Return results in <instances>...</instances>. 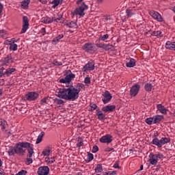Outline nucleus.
I'll use <instances>...</instances> for the list:
<instances>
[{
    "label": "nucleus",
    "instance_id": "1",
    "mask_svg": "<svg viewBox=\"0 0 175 175\" xmlns=\"http://www.w3.org/2000/svg\"><path fill=\"white\" fill-rule=\"evenodd\" d=\"M83 88H85L84 84L79 83L77 84V87L71 85L67 88H64L63 90H59L56 95L58 98L73 102L79 99L80 91H81V89Z\"/></svg>",
    "mask_w": 175,
    "mask_h": 175
},
{
    "label": "nucleus",
    "instance_id": "2",
    "mask_svg": "<svg viewBox=\"0 0 175 175\" xmlns=\"http://www.w3.org/2000/svg\"><path fill=\"white\" fill-rule=\"evenodd\" d=\"M29 146V142H18L15 145V150L17 155L23 157L25 154V149Z\"/></svg>",
    "mask_w": 175,
    "mask_h": 175
},
{
    "label": "nucleus",
    "instance_id": "3",
    "mask_svg": "<svg viewBox=\"0 0 175 175\" xmlns=\"http://www.w3.org/2000/svg\"><path fill=\"white\" fill-rule=\"evenodd\" d=\"M151 143L154 146H157L159 148H161V147H162V146H164V144H167V143H170V138L162 137L161 139H159L158 138H154L152 139Z\"/></svg>",
    "mask_w": 175,
    "mask_h": 175
},
{
    "label": "nucleus",
    "instance_id": "4",
    "mask_svg": "<svg viewBox=\"0 0 175 175\" xmlns=\"http://www.w3.org/2000/svg\"><path fill=\"white\" fill-rule=\"evenodd\" d=\"M162 158H163V154L161 153L155 154L150 153L149 155L148 162H150V165L155 166V165L158 163V161H159V159H162Z\"/></svg>",
    "mask_w": 175,
    "mask_h": 175
},
{
    "label": "nucleus",
    "instance_id": "5",
    "mask_svg": "<svg viewBox=\"0 0 175 175\" xmlns=\"http://www.w3.org/2000/svg\"><path fill=\"white\" fill-rule=\"evenodd\" d=\"M88 9V5H85V3H83V5L79 8L75 9V10L72 12L73 16H80V17H83L85 16L84 10H87Z\"/></svg>",
    "mask_w": 175,
    "mask_h": 175
},
{
    "label": "nucleus",
    "instance_id": "6",
    "mask_svg": "<svg viewBox=\"0 0 175 175\" xmlns=\"http://www.w3.org/2000/svg\"><path fill=\"white\" fill-rule=\"evenodd\" d=\"M83 50L85 53H89V54H92L96 51V47L92 44L91 42L85 43L83 46Z\"/></svg>",
    "mask_w": 175,
    "mask_h": 175
},
{
    "label": "nucleus",
    "instance_id": "7",
    "mask_svg": "<svg viewBox=\"0 0 175 175\" xmlns=\"http://www.w3.org/2000/svg\"><path fill=\"white\" fill-rule=\"evenodd\" d=\"M68 75H67L64 79H59V83H70L75 77H76V75L75 74L72 73V71L69 70L68 71Z\"/></svg>",
    "mask_w": 175,
    "mask_h": 175
},
{
    "label": "nucleus",
    "instance_id": "8",
    "mask_svg": "<svg viewBox=\"0 0 175 175\" xmlns=\"http://www.w3.org/2000/svg\"><path fill=\"white\" fill-rule=\"evenodd\" d=\"M149 14L152 17V18H154V20H156L159 23H162L163 21V18H162L161 14L155 10H150L149 12Z\"/></svg>",
    "mask_w": 175,
    "mask_h": 175
},
{
    "label": "nucleus",
    "instance_id": "9",
    "mask_svg": "<svg viewBox=\"0 0 175 175\" xmlns=\"http://www.w3.org/2000/svg\"><path fill=\"white\" fill-rule=\"evenodd\" d=\"M39 98V94L36 92H29L25 95L26 100H36Z\"/></svg>",
    "mask_w": 175,
    "mask_h": 175
},
{
    "label": "nucleus",
    "instance_id": "10",
    "mask_svg": "<svg viewBox=\"0 0 175 175\" xmlns=\"http://www.w3.org/2000/svg\"><path fill=\"white\" fill-rule=\"evenodd\" d=\"M28 28H29V21L28 20V17L23 16V28L21 29V33H25Z\"/></svg>",
    "mask_w": 175,
    "mask_h": 175
},
{
    "label": "nucleus",
    "instance_id": "11",
    "mask_svg": "<svg viewBox=\"0 0 175 175\" xmlns=\"http://www.w3.org/2000/svg\"><path fill=\"white\" fill-rule=\"evenodd\" d=\"M103 98H102L103 103L104 105H106L107 103H109L110 100H111V98H113V96H111V94H110L109 91L106 90L104 93H103Z\"/></svg>",
    "mask_w": 175,
    "mask_h": 175
},
{
    "label": "nucleus",
    "instance_id": "12",
    "mask_svg": "<svg viewBox=\"0 0 175 175\" xmlns=\"http://www.w3.org/2000/svg\"><path fill=\"white\" fill-rule=\"evenodd\" d=\"M95 69V62L92 60H90L86 64L82 70L84 72H88V70H94Z\"/></svg>",
    "mask_w": 175,
    "mask_h": 175
},
{
    "label": "nucleus",
    "instance_id": "13",
    "mask_svg": "<svg viewBox=\"0 0 175 175\" xmlns=\"http://www.w3.org/2000/svg\"><path fill=\"white\" fill-rule=\"evenodd\" d=\"M99 142L100 143H106L107 144H110L113 142V136L110 134H107L100 138Z\"/></svg>",
    "mask_w": 175,
    "mask_h": 175
},
{
    "label": "nucleus",
    "instance_id": "14",
    "mask_svg": "<svg viewBox=\"0 0 175 175\" xmlns=\"http://www.w3.org/2000/svg\"><path fill=\"white\" fill-rule=\"evenodd\" d=\"M37 173L38 175H49L50 168L48 166H41L38 168Z\"/></svg>",
    "mask_w": 175,
    "mask_h": 175
},
{
    "label": "nucleus",
    "instance_id": "15",
    "mask_svg": "<svg viewBox=\"0 0 175 175\" xmlns=\"http://www.w3.org/2000/svg\"><path fill=\"white\" fill-rule=\"evenodd\" d=\"M140 90V85L135 84L133 85L130 90L131 96H136L139 94V90Z\"/></svg>",
    "mask_w": 175,
    "mask_h": 175
},
{
    "label": "nucleus",
    "instance_id": "16",
    "mask_svg": "<svg viewBox=\"0 0 175 175\" xmlns=\"http://www.w3.org/2000/svg\"><path fill=\"white\" fill-rule=\"evenodd\" d=\"M96 47H98V49H103V50H105V51L111 50V49H113V45L110 44L97 43L96 44Z\"/></svg>",
    "mask_w": 175,
    "mask_h": 175
},
{
    "label": "nucleus",
    "instance_id": "17",
    "mask_svg": "<svg viewBox=\"0 0 175 175\" xmlns=\"http://www.w3.org/2000/svg\"><path fill=\"white\" fill-rule=\"evenodd\" d=\"M114 110H116V105H109L102 108V111L104 113H112Z\"/></svg>",
    "mask_w": 175,
    "mask_h": 175
},
{
    "label": "nucleus",
    "instance_id": "18",
    "mask_svg": "<svg viewBox=\"0 0 175 175\" xmlns=\"http://www.w3.org/2000/svg\"><path fill=\"white\" fill-rule=\"evenodd\" d=\"M27 148V151H28V155L27 157H29V158H32V155H33V145L31 144V143H29V145L26 148Z\"/></svg>",
    "mask_w": 175,
    "mask_h": 175
},
{
    "label": "nucleus",
    "instance_id": "19",
    "mask_svg": "<svg viewBox=\"0 0 175 175\" xmlns=\"http://www.w3.org/2000/svg\"><path fill=\"white\" fill-rule=\"evenodd\" d=\"M163 120V116L156 115L153 116L154 124H159Z\"/></svg>",
    "mask_w": 175,
    "mask_h": 175
},
{
    "label": "nucleus",
    "instance_id": "20",
    "mask_svg": "<svg viewBox=\"0 0 175 175\" xmlns=\"http://www.w3.org/2000/svg\"><path fill=\"white\" fill-rule=\"evenodd\" d=\"M8 154L10 157H13L14 154H17V152L16 150V147L10 146L8 148Z\"/></svg>",
    "mask_w": 175,
    "mask_h": 175
},
{
    "label": "nucleus",
    "instance_id": "21",
    "mask_svg": "<svg viewBox=\"0 0 175 175\" xmlns=\"http://www.w3.org/2000/svg\"><path fill=\"white\" fill-rule=\"evenodd\" d=\"M157 109L159 110V111H160V113H161V114H167V109H166V108H165L162 105V104L157 105Z\"/></svg>",
    "mask_w": 175,
    "mask_h": 175
},
{
    "label": "nucleus",
    "instance_id": "22",
    "mask_svg": "<svg viewBox=\"0 0 175 175\" xmlns=\"http://www.w3.org/2000/svg\"><path fill=\"white\" fill-rule=\"evenodd\" d=\"M41 23L44 24H51V23H53V18L49 16L42 17L41 18Z\"/></svg>",
    "mask_w": 175,
    "mask_h": 175
},
{
    "label": "nucleus",
    "instance_id": "23",
    "mask_svg": "<svg viewBox=\"0 0 175 175\" xmlns=\"http://www.w3.org/2000/svg\"><path fill=\"white\" fill-rule=\"evenodd\" d=\"M14 72H16V68H10L5 70V72H4V75L7 76V77H9L10 75H12V73H14Z\"/></svg>",
    "mask_w": 175,
    "mask_h": 175
},
{
    "label": "nucleus",
    "instance_id": "24",
    "mask_svg": "<svg viewBox=\"0 0 175 175\" xmlns=\"http://www.w3.org/2000/svg\"><path fill=\"white\" fill-rule=\"evenodd\" d=\"M136 65V60L135 59H130L129 62L126 63L127 68H133Z\"/></svg>",
    "mask_w": 175,
    "mask_h": 175
},
{
    "label": "nucleus",
    "instance_id": "25",
    "mask_svg": "<svg viewBox=\"0 0 175 175\" xmlns=\"http://www.w3.org/2000/svg\"><path fill=\"white\" fill-rule=\"evenodd\" d=\"M30 2H31V0H25L22 1L21 3V8L22 9H28V5H29Z\"/></svg>",
    "mask_w": 175,
    "mask_h": 175
},
{
    "label": "nucleus",
    "instance_id": "26",
    "mask_svg": "<svg viewBox=\"0 0 175 175\" xmlns=\"http://www.w3.org/2000/svg\"><path fill=\"white\" fill-rule=\"evenodd\" d=\"M66 26L68 27V28H72V29H77V23H76V22H68L67 23Z\"/></svg>",
    "mask_w": 175,
    "mask_h": 175
},
{
    "label": "nucleus",
    "instance_id": "27",
    "mask_svg": "<svg viewBox=\"0 0 175 175\" xmlns=\"http://www.w3.org/2000/svg\"><path fill=\"white\" fill-rule=\"evenodd\" d=\"M96 116H97V117H98V120H99L100 121H102V120H105V118H106V115H105V114L102 112V111H98V110H97Z\"/></svg>",
    "mask_w": 175,
    "mask_h": 175
},
{
    "label": "nucleus",
    "instance_id": "28",
    "mask_svg": "<svg viewBox=\"0 0 175 175\" xmlns=\"http://www.w3.org/2000/svg\"><path fill=\"white\" fill-rule=\"evenodd\" d=\"M8 125V122L4 119H0V128L2 131L6 129V126Z\"/></svg>",
    "mask_w": 175,
    "mask_h": 175
},
{
    "label": "nucleus",
    "instance_id": "29",
    "mask_svg": "<svg viewBox=\"0 0 175 175\" xmlns=\"http://www.w3.org/2000/svg\"><path fill=\"white\" fill-rule=\"evenodd\" d=\"M165 49L167 50H174V42L167 41L165 43Z\"/></svg>",
    "mask_w": 175,
    "mask_h": 175
},
{
    "label": "nucleus",
    "instance_id": "30",
    "mask_svg": "<svg viewBox=\"0 0 175 175\" xmlns=\"http://www.w3.org/2000/svg\"><path fill=\"white\" fill-rule=\"evenodd\" d=\"M43 136H44V132L42 131L38 135L36 142V144H39L40 143H42V140H43Z\"/></svg>",
    "mask_w": 175,
    "mask_h": 175
},
{
    "label": "nucleus",
    "instance_id": "31",
    "mask_svg": "<svg viewBox=\"0 0 175 175\" xmlns=\"http://www.w3.org/2000/svg\"><path fill=\"white\" fill-rule=\"evenodd\" d=\"M96 173H102L103 172V167H102V164H98L95 167Z\"/></svg>",
    "mask_w": 175,
    "mask_h": 175
},
{
    "label": "nucleus",
    "instance_id": "32",
    "mask_svg": "<svg viewBox=\"0 0 175 175\" xmlns=\"http://www.w3.org/2000/svg\"><path fill=\"white\" fill-rule=\"evenodd\" d=\"M50 152H51V148H47L42 151V155H44V157H49Z\"/></svg>",
    "mask_w": 175,
    "mask_h": 175
},
{
    "label": "nucleus",
    "instance_id": "33",
    "mask_svg": "<svg viewBox=\"0 0 175 175\" xmlns=\"http://www.w3.org/2000/svg\"><path fill=\"white\" fill-rule=\"evenodd\" d=\"M154 86H152V84L151 83H146L144 85V88L146 91H148V92H151Z\"/></svg>",
    "mask_w": 175,
    "mask_h": 175
},
{
    "label": "nucleus",
    "instance_id": "34",
    "mask_svg": "<svg viewBox=\"0 0 175 175\" xmlns=\"http://www.w3.org/2000/svg\"><path fill=\"white\" fill-rule=\"evenodd\" d=\"M152 36H157V38H162V36H163L162 35V32L160 31H152Z\"/></svg>",
    "mask_w": 175,
    "mask_h": 175
},
{
    "label": "nucleus",
    "instance_id": "35",
    "mask_svg": "<svg viewBox=\"0 0 175 175\" xmlns=\"http://www.w3.org/2000/svg\"><path fill=\"white\" fill-rule=\"evenodd\" d=\"M55 21L56 23H62V15L58 16V18L53 16L52 17V22Z\"/></svg>",
    "mask_w": 175,
    "mask_h": 175
},
{
    "label": "nucleus",
    "instance_id": "36",
    "mask_svg": "<svg viewBox=\"0 0 175 175\" xmlns=\"http://www.w3.org/2000/svg\"><path fill=\"white\" fill-rule=\"evenodd\" d=\"M45 161L46 162V163H54V162H55V159L54 157H46L45 158Z\"/></svg>",
    "mask_w": 175,
    "mask_h": 175
},
{
    "label": "nucleus",
    "instance_id": "37",
    "mask_svg": "<svg viewBox=\"0 0 175 175\" xmlns=\"http://www.w3.org/2000/svg\"><path fill=\"white\" fill-rule=\"evenodd\" d=\"M126 14L127 17H133L135 12L132 10H126Z\"/></svg>",
    "mask_w": 175,
    "mask_h": 175
},
{
    "label": "nucleus",
    "instance_id": "38",
    "mask_svg": "<svg viewBox=\"0 0 175 175\" xmlns=\"http://www.w3.org/2000/svg\"><path fill=\"white\" fill-rule=\"evenodd\" d=\"M84 145L83 140L81 137H79L77 140V147L80 148V147H82V146Z\"/></svg>",
    "mask_w": 175,
    "mask_h": 175
},
{
    "label": "nucleus",
    "instance_id": "39",
    "mask_svg": "<svg viewBox=\"0 0 175 175\" xmlns=\"http://www.w3.org/2000/svg\"><path fill=\"white\" fill-rule=\"evenodd\" d=\"M145 122H146L148 125H152V124H154V117L146 118Z\"/></svg>",
    "mask_w": 175,
    "mask_h": 175
},
{
    "label": "nucleus",
    "instance_id": "40",
    "mask_svg": "<svg viewBox=\"0 0 175 175\" xmlns=\"http://www.w3.org/2000/svg\"><path fill=\"white\" fill-rule=\"evenodd\" d=\"M4 62L6 64H12V62H13V57H12V56H7L4 59Z\"/></svg>",
    "mask_w": 175,
    "mask_h": 175
},
{
    "label": "nucleus",
    "instance_id": "41",
    "mask_svg": "<svg viewBox=\"0 0 175 175\" xmlns=\"http://www.w3.org/2000/svg\"><path fill=\"white\" fill-rule=\"evenodd\" d=\"M17 44L10 43V50H12V51H17Z\"/></svg>",
    "mask_w": 175,
    "mask_h": 175
},
{
    "label": "nucleus",
    "instance_id": "42",
    "mask_svg": "<svg viewBox=\"0 0 175 175\" xmlns=\"http://www.w3.org/2000/svg\"><path fill=\"white\" fill-rule=\"evenodd\" d=\"M46 103H49V97H44L40 100V105L44 106Z\"/></svg>",
    "mask_w": 175,
    "mask_h": 175
},
{
    "label": "nucleus",
    "instance_id": "43",
    "mask_svg": "<svg viewBox=\"0 0 175 175\" xmlns=\"http://www.w3.org/2000/svg\"><path fill=\"white\" fill-rule=\"evenodd\" d=\"M109 34H105L103 36H100L99 38L100 40H102L103 42H105V40H107L109 39Z\"/></svg>",
    "mask_w": 175,
    "mask_h": 175
},
{
    "label": "nucleus",
    "instance_id": "44",
    "mask_svg": "<svg viewBox=\"0 0 175 175\" xmlns=\"http://www.w3.org/2000/svg\"><path fill=\"white\" fill-rule=\"evenodd\" d=\"M53 65H55V66H62V62H58L57 59H54L53 61Z\"/></svg>",
    "mask_w": 175,
    "mask_h": 175
},
{
    "label": "nucleus",
    "instance_id": "45",
    "mask_svg": "<svg viewBox=\"0 0 175 175\" xmlns=\"http://www.w3.org/2000/svg\"><path fill=\"white\" fill-rule=\"evenodd\" d=\"M55 103H56V105H64V100L59 98H55Z\"/></svg>",
    "mask_w": 175,
    "mask_h": 175
},
{
    "label": "nucleus",
    "instance_id": "46",
    "mask_svg": "<svg viewBox=\"0 0 175 175\" xmlns=\"http://www.w3.org/2000/svg\"><path fill=\"white\" fill-rule=\"evenodd\" d=\"M7 32L5 30H0V36L1 38H6Z\"/></svg>",
    "mask_w": 175,
    "mask_h": 175
},
{
    "label": "nucleus",
    "instance_id": "47",
    "mask_svg": "<svg viewBox=\"0 0 175 175\" xmlns=\"http://www.w3.org/2000/svg\"><path fill=\"white\" fill-rule=\"evenodd\" d=\"M88 162H91V161L94 159V154L92 153L88 152Z\"/></svg>",
    "mask_w": 175,
    "mask_h": 175
},
{
    "label": "nucleus",
    "instance_id": "48",
    "mask_svg": "<svg viewBox=\"0 0 175 175\" xmlns=\"http://www.w3.org/2000/svg\"><path fill=\"white\" fill-rule=\"evenodd\" d=\"M85 84H90L91 83V78L90 77H86L84 80Z\"/></svg>",
    "mask_w": 175,
    "mask_h": 175
},
{
    "label": "nucleus",
    "instance_id": "49",
    "mask_svg": "<svg viewBox=\"0 0 175 175\" xmlns=\"http://www.w3.org/2000/svg\"><path fill=\"white\" fill-rule=\"evenodd\" d=\"M27 173H28L27 170H22L18 173L16 174V175H25Z\"/></svg>",
    "mask_w": 175,
    "mask_h": 175
},
{
    "label": "nucleus",
    "instance_id": "50",
    "mask_svg": "<svg viewBox=\"0 0 175 175\" xmlns=\"http://www.w3.org/2000/svg\"><path fill=\"white\" fill-rule=\"evenodd\" d=\"M90 106L92 108V110H96V109H98V105L95 103H90Z\"/></svg>",
    "mask_w": 175,
    "mask_h": 175
},
{
    "label": "nucleus",
    "instance_id": "51",
    "mask_svg": "<svg viewBox=\"0 0 175 175\" xmlns=\"http://www.w3.org/2000/svg\"><path fill=\"white\" fill-rule=\"evenodd\" d=\"M98 151H99V148L98 147V146H94L92 152L95 154V152H98Z\"/></svg>",
    "mask_w": 175,
    "mask_h": 175
},
{
    "label": "nucleus",
    "instance_id": "52",
    "mask_svg": "<svg viewBox=\"0 0 175 175\" xmlns=\"http://www.w3.org/2000/svg\"><path fill=\"white\" fill-rule=\"evenodd\" d=\"M32 162H33V161H32V159H31V157L26 159V164L27 165H31V163H32Z\"/></svg>",
    "mask_w": 175,
    "mask_h": 175
},
{
    "label": "nucleus",
    "instance_id": "53",
    "mask_svg": "<svg viewBox=\"0 0 175 175\" xmlns=\"http://www.w3.org/2000/svg\"><path fill=\"white\" fill-rule=\"evenodd\" d=\"M105 152H110V151H114V148L107 147L105 149Z\"/></svg>",
    "mask_w": 175,
    "mask_h": 175
},
{
    "label": "nucleus",
    "instance_id": "54",
    "mask_svg": "<svg viewBox=\"0 0 175 175\" xmlns=\"http://www.w3.org/2000/svg\"><path fill=\"white\" fill-rule=\"evenodd\" d=\"M2 12H3V4L0 3V17H2Z\"/></svg>",
    "mask_w": 175,
    "mask_h": 175
},
{
    "label": "nucleus",
    "instance_id": "55",
    "mask_svg": "<svg viewBox=\"0 0 175 175\" xmlns=\"http://www.w3.org/2000/svg\"><path fill=\"white\" fill-rule=\"evenodd\" d=\"M61 0H54L53 1V3H55V6H58V5H59V1H60Z\"/></svg>",
    "mask_w": 175,
    "mask_h": 175
},
{
    "label": "nucleus",
    "instance_id": "56",
    "mask_svg": "<svg viewBox=\"0 0 175 175\" xmlns=\"http://www.w3.org/2000/svg\"><path fill=\"white\" fill-rule=\"evenodd\" d=\"M41 33L42 35H46V28L43 27L41 29Z\"/></svg>",
    "mask_w": 175,
    "mask_h": 175
},
{
    "label": "nucleus",
    "instance_id": "57",
    "mask_svg": "<svg viewBox=\"0 0 175 175\" xmlns=\"http://www.w3.org/2000/svg\"><path fill=\"white\" fill-rule=\"evenodd\" d=\"M56 38H57L59 40H61V39H62V38H64V34H59Z\"/></svg>",
    "mask_w": 175,
    "mask_h": 175
},
{
    "label": "nucleus",
    "instance_id": "58",
    "mask_svg": "<svg viewBox=\"0 0 175 175\" xmlns=\"http://www.w3.org/2000/svg\"><path fill=\"white\" fill-rule=\"evenodd\" d=\"M113 167L115 169H120V165H118V163H116L114 165H113Z\"/></svg>",
    "mask_w": 175,
    "mask_h": 175
},
{
    "label": "nucleus",
    "instance_id": "59",
    "mask_svg": "<svg viewBox=\"0 0 175 175\" xmlns=\"http://www.w3.org/2000/svg\"><path fill=\"white\" fill-rule=\"evenodd\" d=\"M53 42L54 43H58L59 42V40L58 38H57V37H56V38H53Z\"/></svg>",
    "mask_w": 175,
    "mask_h": 175
},
{
    "label": "nucleus",
    "instance_id": "60",
    "mask_svg": "<svg viewBox=\"0 0 175 175\" xmlns=\"http://www.w3.org/2000/svg\"><path fill=\"white\" fill-rule=\"evenodd\" d=\"M116 173L114 172H106L105 174L104 175H115Z\"/></svg>",
    "mask_w": 175,
    "mask_h": 175
},
{
    "label": "nucleus",
    "instance_id": "61",
    "mask_svg": "<svg viewBox=\"0 0 175 175\" xmlns=\"http://www.w3.org/2000/svg\"><path fill=\"white\" fill-rule=\"evenodd\" d=\"M83 2V0H77V5H80Z\"/></svg>",
    "mask_w": 175,
    "mask_h": 175
},
{
    "label": "nucleus",
    "instance_id": "62",
    "mask_svg": "<svg viewBox=\"0 0 175 175\" xmlns=\"http://www.w3.org/2000/svg\"><path fill=\"white\" fill-rule=\"evenodd\" d=\"M5 172H3V170H0V175H4Z\"/></svg>",
    "mask_w": 175,
    "mask_h": 175
},
{
    "label": "nucleus",
    "instance_id": "63",
    "mask_svg": "<svg viewBox=\"0 0 175 175\" xmlns=\"http://www.w3.org/2000/svg\"><path fill=\"white\" fill-rule=\"evenodd\" d=\"M5 75V72H2V71H0V77H2V76Z\"/></svg>",
    "mask_w": 175,
    "mask_h": 175
},
{
    "label": "nucleus",
    "instance_id": "64",
    "mask_svg": "<svg viewBox=\"0 0 175 175\" xmlns=\"http://www.w3.org/2000/svg\"><path fill=\"white\" fill-rule=\"evenodd\" d=\"M12 44H14L16 43V42H17V40H16L14 38L12 39Z\"/></svg>",
    "mask_w": 175,
    "mask_h": 175
}]
</instances>
